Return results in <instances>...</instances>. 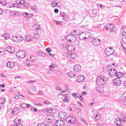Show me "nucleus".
<instances>
[{"label":"nucleus","mask_w":126,"mask_h":126,"mask_svg":"<svg viewBox=\"0 0 126 126\" xmlns=\"http://www.w3.org/2000/svg\"><path fill=\"white\" fill-rule=\"evenodd\" d=\"M31 110H32L34 111L37 112L38 111H37L38 110H37L35 108H31Z\"/></svg>","instance_id":"obj_50"},{"label":"nucleus","mask_w":126,"mask_h":126,"mask_svg":"<svg viewBox=\"0 0 126 126\" xmlns=\"http://www.w3.org/2000/svg\"><path fill=\"white\" fill-rule=\"evenodd\" d=\"M17 42H20L22 41L24 39V38L21 36H17Z\"/></svg>","instance_id":"obj_33"},{"label":"nucleus","mask_w":126,"mask_h":126,"mask_svg":"<svg viewBox=\"0 0 126 126\" xmlns=\"http://www.w3.org/2000/svg\"><path fill=\"white\" fill-rule=\"evenodd\" d=\"M55 68V66L53 64H51L49 68V69L52 71H53V72H54V70Z\"/></svg>","instance_id":"obj_30"},{"label":"nucleus","mask_w":126,"mask_h":126,"mask_svg":"<svg viewBox=\"0 0 126 126\" xmlns=\"http://www.w3.org/2000/svg\"><path fill=\"white\" fill-rule=\"evenodd\" d=\"M4 50L3 49L0 48V56L3 54Z\"/></svg>","instance_id":"obj_37"},{"label":"nucleus","mask_w":126,"mask_h":126,"mask_svg":"<svg viewBox=\"0 0 126 126\" xmlns=\"http://www.w3.org/2000/svg\"><path fill=\"white\" fill-rule=\"evenodd\" d=\"M0 76L3 77H5V76H4V74L1 73H0Z\"/></svg>","instance_id":"obj_62"},{"label":"nucleus","mask_w":126,"mask_h":126,"mask_svg":"<svg viewBox=\"0 0 126 126\" xmlns=\"http://www.w3.org/2000/svg\"><path fill=\"white\" fill-rule=\"evenodd\" d=\"M34 60V59L30 60L29 61H28V62L27 63V64L28 66H31L32 65V63L33 62V61Z\"/></svg>","instance_id":"obj_29"},{"label":"nucleus","mask_w":126,"mask_h":126,"mask_svg":"<svg viewBox=\"0 0 126 126\" xmlns=\"http://www.w3.org/2000/svg\"><path fill=\"white\" fill-rule=\"evenodd\" d=\"M84 33H81L79 36V37L80 40H83V37H81L82 35L84 34Z\"/></svg>","instance_id":"obj_48"},{"label":"nucleus","mask_w":126,"mask_h":126,"mask_svg":"<svg viewBox=\"0 0 126 126\" xmlns=\"http://www.w3.org/2000/svg\"><path fill=\"white\" fill-rule=\"evenodd\" d=\"M74 69L75 71L76 72L79 71L81 69V66L79 65H77L74 66Z\"/></svg>","instance_id":"obj_20"},{"label":"nucleus","mask_w":126,"mask_h":126,"mask_svg":"<svg viewBox=\"0 0 126 126\" xmlns=\"http://www.w3.org/2000/svg\"><path fill=\"white\" fill-rule=\"evenodd\" d=\"M65 47L66 49L68 50V52H71V51L74 49L73 47L69 45H67Z\"/></svg>","instance_id":"obj_16"},{"label":"nucleus","mask_w":126,"mask_h":126,"mask_svg":"<svg viewBox=\"0 0 126 126\" xmlns=\"http://www.w3.org/2000/svg\"><path fill=\"white\" fill-rule=\"evenodd\" d=\"M94 118H95L96 120H99L100 118V115L99 114V116L97 114L95 115V116H94Z\"/></svg>","instance_id":"obj_38"},{"label":"nucleus","mask_w":126,"mask_h":126,"mask_svg":"<svg viewBox=\"0 0 126 126\" xmlns=\"http://www.w3.org/2000/svg\"><path fill=\"white\" fill-rule=\"evenodd\" d=\"M74 34H70L67 36V41L70 42H73L75 40V37L74 36Z\"/></svg>","instance_id":"obj_6"},{"label":"nucleus","mask_w":126,"mask_h":126,"mask_svg":"<svg viewBox=\"0 0 126 126\" xmlns=\"http://www.w3.org/2000/svg\"><path fill=\"white\" fill-rule=\"evenodd\" d=\"M85 35L86 36L88 37L89 38L90 35V33L89 32H85Z\"/></svg>","instance_id":"obj_44"},{"label":"nucleus","mask_w":126,"mask_h":126,"mask_svg":"<svg viewBox=\"0 0 126 126\" xmlns=\"http://www.w3.org/2000/svg\"><path fill=\"white\" fill-rule=\"evenodd\" d=\"M25 40L26 41H29L32 40L31 37L29 35H26L25 36Z\"/></svg>","instance_id":"obj_31"},{"label":"nucleus","mask_w":126,"mask_h":126,"mask_svg":"<svg viewBox=\"0 0 126 126\" xmlns=\"http://www.w3.org/2000/svg\"><path fill=\"white\" fill-rule=\"evenodd\" d=\"M37 54L39 56H41L42 57H45L46 55L45 53L41 51L38 52Z\"/></svg>","instance_id":"obj_27"},{"label":"nucleus","mask_w":126,"mask_h":126,"mask_svg":"<svg viewBox=\"0 0 126 126\" xmlns=\"http://www.w3.org/2000/svg\"><path fill=\"white\" fill-rule=\"evenodd\" d=\"M26 105H26V108H28L29 107L31 106L30 105V104H26Z\"/></svg>","instance_id":"obj_64"},{"label":"nucleus","mask_w":126,"mask_h":126,"mask_svg":"<svg viewBox=\"0 0 126 126\" xmlns=\"http://www.w3.org/2000/svg\"><path fill=\"white\" fill-rule=\"evenodd\" d=\"M37 126H46V125L44 123H42L41 124H39Z\"/></svg>","instance_id":"obj_53"},{"label":"nucleus","mask_w":126,"mask_h":126,"mask_svg":"<svg viewBox=\"0 0 126 126\" xmlns=\"http://www.w3.org/2000/svg\"><path fill=\"white\" fill-rule=\"evenodd\" d=\"M53 111H55V110L54 109H50L49 110H47V112H48V113H52L53 112Z\"/></svg>","instance_id":"obj_45"},{"label":"nucleus","mask_w":126,"mask_h":126,"mask_svg":"<svg viewBox=\"0 0 126 126\" xmlns=\"http://www.w3.org/2000/svg\"><path fill=\"white\" fill-rule=\"evenodd\" d=\"M68 54L69 56L71 58L74 59L76 56V55L74 52H68Z\"/></svg>","instance_id":"obj_25"},{"label":"nucleus","mask_w":126,"mask_h":126,"mask_svg":"<svg viewBox=\"0 0 126 126\" xmlns=\"http://www.w3.org/2000/svg\"><path fill=\"white\" fill-rule=\"evenodd\" d=\"M31 9L33 11H36L37 10V8L36 6H34L32 7Z\"/></svg>","instance_id":"obj_46"},{"label":"nucleus","mask_w":126,"mask_h":126,"mask_svg":"<svg viewBox=\"0 0 126 126\" xmlns=\"http://www.w3.org/2000/svg\"><path fill=\"white\" fill-rule=\"evenodd\" d=\"M106 25L110 29L113 28L114 26V25L112 24H107Z\"/></svg>","instance_id":"obj_34"},{"label":"nucleus","mask_w":126,"mask_h":126,"mask_svg":"<svg viewBox=\"0 0 126 126\" xmlns=\"http://www.w3.org/2000/svg\"><path fill=\"white\" fill-rule=\"evenodd\" d=\"M59 117L61 119H65L67 116L66 113L63 111H61L58 114Z\"/></svg>","instance_id":"obj_11"},{"label":"nucleus","mask_w":126,"mask_h":126,"mask_svg":"<svg viewBox=\"0 0 126 126\" xmlns=\"http://www.w3.org/2000/svg\"><path fill=\"white\" fill-rule=\"evenodd\" d=\"M114 122L117 126L120 125V124H123L120 118H117L114 120Z\"/></svg>","instance_id":"obj_12"},{"label":"nucleus","mask_w":126,"mask_h":126,"mask_svg":"<svg viewBox=\"0 0 126 126\" xmlns=\"http://www.w3.org/2000/svg\"><path fill=\"white\" fill-rule=\"evenodd\" d=\"M52 116L54 117L52 115L47 116L45 119V121L49 123L52 120V119H51Z\"/></svg>","instance_id":"obj_22"},{"label":"nucleus","mask_w":126,"mask_h":126,"mask_svg":"<svg viewBox=\"0 0 126 126\" xmlns=\"http://www.w3.org/2000/svg\"><path fill=\"white\" fill-rule=\"evenodd\" d=\"M123 74H121V73L120 72H118L116 74V76L117 77V78H121L123 76Z\"/></svg>","instance_id":"obj_32"},{"label":"nucleus","mask_w":126,"mask_h":126,"mask_svg":"<svg viewBox=\"0 0 126 126\" xmlns=\"http://www.w3.org/2000/svg\"><path fill=\"white\" fill-rule=\"evenodd\" d=\"M20 15V13L18 12H14V14L13 16H17L19 15Z\"/></svg>","instance_id":"obj_40"},{"label":"nucleus","mask_w":126,"mask_h":126,"mask_svg":"<svg viewBox=\"0 0 126 126\" xmlns=\"http://www.w3.org/2000/svg\"><path fill=\"white\" fill-rule=\"evenodd\" d=\"M46 50L48 52H50L52 50L50 49V47H48L46 49Z\"/></svg>","instance_id":"obj_52"},{"label":"nucleus","mask_w":126,"mask_h":126,"mask_svg":"<svg viewBox=\"0 0 126 126\" xmlns=\"http://www.w3.org/2000/svg\"><path fill=\"white\" fill-rule=\"evenodd\" d=\"M121 97L123 99L126 98V92H124L123 94H122Z\"/></svg>","instance_id":"obj_41"},{"label":"nucleus","mask_w":126,"mask_h":126,"mask_svg":"<svg viewBox=\"0 0 126 126\" xmlns=\"http://www.w3.org/2000/svg\"><path fill=\"white\" fill-rule=\"evenodd\" d=\"M19 108H15L13 109L12 111V113L14 115L16 114L19 112Z\"/></svg>","instance_id":"obj_18"},{"label":"nucleus","mask_w":126,"mask_h":126,"mask_svg":"<svg viewBox=\"0 0 126 126\" xmlns=\"http://www.w3.org/2000/svg\"><path fill=\"white\" fill-rule=\"evenodd\" d=\"M76 118L74 117L69 116L66 119V120L70 124H72L76 122L75 119Z\"/></svg>","instance_id":"obj_5"},{"label":"nucleus","mask_w":126,"mask_h":126,"mask_svg":"<svg viewBox=\"0 0 126 126\" xmlns=\"http://www.w3.org/2000/svg\"><path fill=\"white\" fill-rule=\"evenodd\" d=\"M16 3H14L10 6V8L12 7H19L20 5H22L24 7H26L27 5V3H25L24 0H16Z\"/></svg>","instance_id":"obj_1"},{"label":"nucleus","mask_w":126,"mask_h":126,"mask_svg":"<svg viewBox=\"0 0 126 126\" xmlns=\"http://www.w3.org/2000/svg\"><path fill=\"white\" fill-rule=\"evenodd\" d=\"M114 51V49H112L110 47V48H107L105 50L104 52L106 55L108 56L112 54H113L114 55H116L117 53L114 54V53L113 52Z\"/></svg>","instance_id":"obj_3"},{"label":"nucleus","mask_w":126,"mask_h":126,"mask_svg":"<svg viewBox=\"0 0 126 126\" xmlns=\"http://www.w3.org/2000/svg\"><path fill=\"white\" fill-rule=\"evenodd\" d=\"M122 39L123 42L125 43H126V38H124V37H122Z\"/></svg>","instance_id":"obj_56"},{"label":"nucleus","mask_w":126,"mask_h":126,"mask_svg":"<svg viewBox=\"0 0 126 126\" xmlns=\"http://www.w3.org/2000/svg\"><path fill=\"white\" fill-rule=\"evenodd\" d=\"M85 78L84 76L82 75H79L77 78L76 80L79 82H81Z\"/></svg>","instance_id":"obj_13"},{"label":"nucleus","mask_w":126,"mask_h":126,"mask_svg":"<svg viewBox=\"0 0 126 126\" xmlns=\"http://www.w3.org/2000/svg\"><path fill=\"white\" fill-rule=\"evenodd\" d=\"M44 103L46 104H50V102L48 101H44Z\"/></svg>","instance_id":"obj_59"},{"label":"nucleus","mask_w":126,"mask_h":126,"mask_svg":"<svg viewBox=\"0 0 126 126\" xmlns=\"http://www.w3.org/2000/svg\"><path fill=\"white\" fill-rule=\"evenodd\" d=\"M3 37H4L5 39H7L9 37V35L7 34H5L3 35Z\"/></svg>","instance_id":"obj_42"},{"label":"nucleus","mask_w":126,"mask_h":126,"mask_svg":"<svg viewBox=\"0 0 126 126\" xmlns=\"http://www.w3.org/2000/svg\"><path fill=\"white\" fill-rule=\"evenodd\" d=\"M0 3L3 5H5L7 3L6 1L5 0H0Z\"/></svg>","instance_id":"obj_36"},{"label":"nucleus","mask_w":126,"mask_h":126,"mask_svg":"<svg viewBox=\"0 0 126 126\" xmlns=\"http://www.w3.org/2000/svg\"><path fill=\"white\" fill-rule=\"evenodd\" d=\"M3 9L1 8H0V14H1L3 12Z\"/></svg>","instance_id":"obj_63"},{"label":"nucleus","mask_w":126,"mask_h":126,"mask_svg":"<svg viewBox=\"0 0 126 126\" xmlns=\"http://www.w3.org/2000/svg\"><path fill=\"white\" fill-rule=\"evenodd\" d=\"M100 39L97 38H95L92 40V43L94 46H98L100 44Z\"/></svg>","instance_id":"obj_9"},{"label":"nucleus","mask_w":126,"mask_h":126,"mask_svg":"<svg viewBox=\"0 0 126 126\" xmlns=\"http://www.w3.org/2000/svg\"><path fill=\"white\" fill-rule=\"evenodd\" d=\"M97 91L99 92L100 94H102V93L104 91V89L103 88L100 87H98L97 89Z\"/></svg>","instance_id":"obj_24"},{"label":"nucleus","mask_w":126,"mask_h":126,"mask_svg":"<svg viewBox=\"0 0 126 126\" xmlns=\"http://www.w3.org/2000/svg\"><path fill=\"white\" fill-rule=\"evenodd\" d=\"M58 3L56 1H54L51 3V5L53 7H55L57 6V5L58 4Z\"/></svg>","instance_id":"obj_35"},{"label":"nucleus","mask_w":126,"mask_h":126,"mask_svg":"<svg viewBox=\"0 0 126 126\" xmlns=\"http://www.w3.org/2000/svg\"><path fill=\"white\" fill-rule=\"evenodd\" d=\"M26 104L25 103H23L20 105V107L21 108L25 109L26 108Z\"/></svg>","instance_id":"obj_39"},{"label":"nucleus","mask_w":126,"mask_h":126,"mask_svg":"<svg viewBox=\"0 0 126 126\" xmlns=\"http://www.w3.org/2000/svg\"><path fill=\"white\" fill-rule=\"evenodd\" d=\"M76 110L79 113V112L80 113L81 112V109H76Z\"/></svg>","instance_id":"obj_60"},{"label":"nucleus","mask_w":126,"mask_h":126,"mask_svg":"<svg viewBox=\"0 0 126 126\" xmlns=\"http://www.w3.org/2000/svg\"><path fill=\"white\" fill-rule=\"evenodd\" d=\"M78 96H79V97H79V98H80L81 99L82 98V94H81L80 95H78Z\"/></svg>","instance_id":"obj_61"},{"label":"nucleus","mask_w":126,"mask_h":126,"mask_svg":"<svg viewBox=\"0 0 126 126\" xmlns=\"http://www.w3.org/2000/svg\"><path fill=\"white\" fill-rule=\"evenodd\" d=\"M72 95L74 97H77V98L79 97L78 96V95L75 93H74L72 94Z\"/></svg>","instance_id":"obj_47"},{"label":"nucleus","mask_w":126,"mask_h":126,"mask_svg":"<svg viewBox=\"0 0 126 126\" xmlns=\"http://www.w3.org/2000/svg\"><path fill=\"white\" fill-rule=\"evenodd\" d=\"M71 73L70 74V75L69 76V77L71 78H72L74 77L75 76V74L74 75L72 73V72H71Z\"/></svg>","instance_id":"obj_54"},{"label":"nucleus","mask_w":126,"mask_h":126,"mask_svg":"<svg viewBox=\"0 0 126 126\" xmlns=\"http://www.w3.org/2000/svg\"><path fill=\"white\" fill-rule=\"evenodd\" d=\"M22 14L24 17L27 18H29L33 15L32 14H30L25 12L23 13Z\"/></svg>","instance_id":"obj_21"},{"label":"nucleus","mask_w":126,"mask_h":126,"mask_svg":"<svg viewBox=\"0 0 126 126\" xmlns=\"http://www.w3.org/2000/svg\"><path fill=\"white\" fill-rule=\"evenodd\" d=\"M55 90H60L61 91H62L63 93L64 92V91L63 90H62L61 89V88H59V87H56V88L55 89Z\"/></svg>","instance_id":"obj_43"},{"label":"nucleus","mask_w":126,"mask_h":126,"mask_svg":"<svg viewBox=\"0 0 126 126\" xmlns=\"http://www.w3.org/2000/svg\"><path fill=\"white\" fill-rule=\"evenodd\" d=\"M16 56L19 58H23L25 56V52L22 50L18 51L16 53Z\"/></svg>","instance_id":"obj_4"},{"label":"nucleus","mask_w":126,"mask_h":126,"mask_svg":"<svg viewBox=\"0 0 126 126\" xmlns=\"http://www.w3.org/2000/svg\"><path fill=\"white\" fill-rule=\"evenodd\" d=\"M107 80V78L104 76H99L96 79V83L99 85H101L105 84Z\"/></svg>","instance_id":"obj_2"},{"label":"nucleus","mask_w":126,"mask_h":126,"mask_svg":"<svg viewBox=\"0 0 126 126\" xmlns=\"http://www.w3.org/2000/svg\"><path fill=\"white\" fill-rule=\"evenodd\" d=\"M32 90L34 91H36V88L34 86H32Z\"/></svg>","instance_id":"obj_51"},{"label":"nucleus","mask_w":126,"mask_h":126,"mask_svg":"<svg viewBox=\"0 0 126 126\" xmlns=\"http://www.w3.org/2000/svg\"><path fill=\"white\" fill-rule=\"evenodd\" d=\"M121 120H122V122L123 124H125L126 122V114L124 115H122L120 117Z\"/></svg>","instance_id":"obj_19"},{"label":"nucleus","mask_w":126,"mask_h":126,"mask_svg":"<svg viewBox=\"0 0 126 126\" xmlns=\"http://www.w3.org/2000/svg\"><path fill=\"white\" fill-rule=\"evenodd\" d=\"M81 120L83 122V123H84V124L86 125H87V124H88V123L85 121V120L81 118Z\"/></svg>","instance_id":"obj_49"},{"label":"nucleus","mask_w":126,"mask_h":126,"mask_svg":"<svg viewBox=\"0 0 126 126\" xmlns=\"http://www.w3.org/2000/svg\"><path fill=\"white\" fill-rule=\"evenodd\" d=\"M117 72V71L116 70L111 69L109 71V74L110 76H114L116 73Z\"/></svg>","instance_id":"obj_15"},{"label":"nucleus","mask_w":126,"mask_h":126,"mask_svg":"<svg viewBox=\"0 0 126 126\" xmlns=\"http://www.w3.org/2000/svg\"><path fill=\"white\" fill-rule=\"evenodd\" d=\"M6 50L10 53H13L14 52V48L11 47H7L6 48Z\"/></svg>","instance_id":"obj_17"},{"label":"nucleus","mask_w":126,"mask_h":126,"mask_svg":"<svg viewBox=\"0 0 126 126\" xmlns=\"http://www.w3.org/2000/svg\"><path fill=\"white\" fill-rule=\"evenodd\" d=\"M1 100L3 101V102H2L1 104H2L4 103L5 102V98H2L1 99Z\"/></svg>","instance_id":"obj_58"},{"label":"nucleus","mask_w":126,"mask_h":126,"mask_svg":"<svg viewBox=\"0 0 126 126\" xmlns=\"http://www.w3.org/2000/svg\"><path fill=\"white\" fill-rule=\"evenodd\" d=\"M17 35H16L15 36H12L11 37V39L14 42H17Z\"/></svg>","instance_id":"obj_28"},{"label":"nucleus","mask_w":126,"mask_h":126,"mask_svg":"<svg viewBox=\"0 0 126 126\" xmlns=\"http://www.w3.org/2000/svg\"><path fill=\"white\" fill-rule=\"evenodd\" d=\"M121 80L120 78H117L115 79L113 81V84L116 86H118L120 84Z\"/></svg>","instance_id":"obj_10"},{"label":"nucleus","mask_w":126,"mask_h":126,"mask_svg":"<svg viewBox=\"0 0 126 126\" xmlns=\"http://www.w3.org/2000/svg\"><path fill=\"white\" fill-rule=\"evenodd\" d=\"M62 101L65 102H69L70 101V97L69 94H65L63 95V97Z\"/></svg>","instance_id":"obj_7"},{"label":"nucleus","mask_w":126,"mask_h":126,"mask_svg":"<svg viewBox=\"0 0 126 126\" xmlns=\"http://www.w3.org/2000/svg\"><path fill=\"white\" fill-rule=\"evenodd\" d=\"M59 12L58 9H55L54 10V12L56 13H57Z\"/></svg>","instance_id":"obj_57"},{"label":"nucleus","mask_w":126,"mask_h":126,"mask_svg":"<svg viewBox=\"0 0 126 126\" xmlns=\"http://www.w3.org/2000/svg\"><path fill=\"white\" fill-rule=\"evenodd\" d=\"M6 65L9 68H12L15 65V63L14 62L8 61L6 63Z\"/></svg>","instance_id":"obj_14"},{"label":"nucleus","mask_w":126,"mask_h":126,"mask_svg":"<svg viewBox=\"0 0 126 126\" xmlns=\"http://www.w3.org/2000/svg\"><path fill=\"white\" fill-rule=\"evenodd\" d=\"M76 107L75 105L72 104L70 105L69 108L70 109V110L72 111V110H74Z\"/></svg>","instance_id":"obj_26"},{"label":"nucleus","mask_w":126,"mask_h":126,"mask_svg":"<svg viewBox=\"0 0 126 126\" xmlns=\"http://www.w3.org/2000/svg\"><path fill=\"white\" fill-rule=\"evenodd\" d=\"M68 88V85H65L64 87V92H65L67 91V88Z\"/></svg>","instance_id":"obj_55"},{"label":"nucleus","mask_w":126,"mask_h":126,"mask_svg":"<svg viewBox=\"0 0 126 126\" xmlns=\"http://www.w3.org/2000/svg\"><path fill=\"white\" fill-rule=\"evenodd\" d=\"M55 124L56 126H64L65 124L63 120L59 119L56 120Z\"/></svg>","instance_id":"obj_8"},{"label":"nucleus","mask_w":126,"mask_h":126,"mask_svg":"<svg viewBox=\"0 0 126 126\" xmlns=\"http://www.w3.org/2000/svg\"><path fill=\"white\" fill-rule=\"evenodd\" d=\"M60 16L62 17V19L64 21H65L66 20V14L65 12H63L62 13H61Z\"/></svg>","instance_id":"obj_23"}]
</instances>
